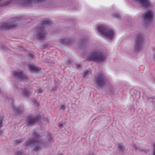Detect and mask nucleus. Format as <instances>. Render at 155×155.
I'll return each instance as SVG.
<instances>
[{"mask_svg":"<svg viewBox=\"0 0 155 155\" xmlns=\"http://www.w3.org/2000/svg\"><path fill=\"white\" fill-rule=\"evenodd\" d=\"M107 54L100 50L96 51L89 55L88 58L97 62L104 61L106 58Z\"/></svg>","mask_w":155,"mask_h":155,"instance_id":"f257e3e1","label":"nucleus"},{"mask_svg":"<svg viewBox=\"0 0 155 155\" xmlns=\"http://www.w3.org/2000/svg\"><path fill=\"white\" fill-rule=\"evenodd\" d=\"M97 30L99 32L109 40H111L114 38V32L111 29H107L104 25L98 26Z\"/></svg>","mask_w":155,"mask_h":155,"instance_id":"f03ea898","label":"nucleus"},{"mask_svg":"<svg viewBox=\"0 0 155 155\" xmlns=\"http://www.w3.org/2000/svg\"><path fill=\"white\" fill-rule=\"evenodd\" d=\"M40 145L41 143L38 139L37 138L36 140L29 139L26 142L25 145L26 148L28 149L35 146V150L37 151L40 149Z\"/></svg>","mask_w":155,"mask_h":155,"instance_id":"7ed1b4c3","label":"nucleus"},{"mask_svg":"<svg viewBox=\"0 0 155 155\" xmlns=\"http://www.w3.org/2000/svg\"><path fill=\"white\" fill-rule=\"evenodd\" d=\"M144 38L141 35H138L137 37L134 44V48L137 51H140L143 48Z\"/></svg>","mask_w":155,"mask_h":155,"instance_id":"20e7f679","label":"nucleus"},{"mask_svg":"<svg viewBox=\"0 0 155 155\" xmlns=\"http://www.w3.org/2000/svg\"><path fill=\"white\" fill-rule=\"evenodd\" d=\"M18 22L16 21H12L11 22H4L2 24L3 28L6 29H11L15 28L17 26Z\"/></svg>","mask_w":155,"mask_h":155,"instance_id":"39448f33","label":"nucleus"},{"mask_svg":"<svg viewBox=\"0 0 155 155\" xmlns=\"http://www.w3.org/2000/svg\"><path fill=\"white\" fill-rule=\"evenodd\" d=\"M13 75L21 80L24 81L27 78V77L23 73L22 71L19 70L15 71L13 72Z\"/></svg>","mask_w":155,"mask_h":155,"instance_id":"423d86ee","label":"nucleus"},{"mask_svg":"<svg viewBox=\"0 0 155 155\" xmlns=\"http://www.w3.org/2000/svg\"><path fill=\"white\" fill-rule=\"evenodd\" d=\"M36 36L37 38L43 40L45 38L46 36V34L44 32V29H41L37 31Z\"/></svg>","mask_w":155,"mask_h":155,"instance_id":"0eeeda50","label":"nucleus"},{"mask_svg":"<svg viewBox=\"0 0 155 155\" xmlns=\"http://www.w3.org/2000/svg\"><path fill=\"white\" fill-rule=\"evenodd\" d=\"M136 3H138L140 6L144 7H147L150 5L149 0H133Z\"/></svg>","mask_w":155,"mask_h":155,"instance_id":"6e6552de","label":"nucleus"},{"mask_svg":"<svg viewBox=\"0 0 155 155\" xmlns=\"http://www.w3.org/2000/svg\"><path fill=\"white\" fill-rule=\"evenodd\" d=\"M95 81L96 84L100 86H103L105 82V79L102 75H99L96 78Z\"/></svg>","mask_w":155,"mask_h":155,"instance_id":"1a4fd4ad","label":"nucleus"},{"mask_svg":"<svg viewBox=\"0 0 155 155\" xmlns=\"http://www.w3.org/2000/svg\"><path fill=\"white\" fill-rule=\"evenodd\" d=\"M39 118L37 117L31 116L28 118L27 121L30 125L37 122Z\"/></svg>","mask_w":155,"mask_h":155,"instance_id":"9d476101","label":"nucleus"},{"mask_svg":"<svg viewBox=\"0 0 155 155\" xmlns=\"http://www.w3.org/2000/svg\"><path fill=\"white\" fill-rule=\"evenodd\" d=\"M153 15V13L151 11H148L146 12L144 15L143 16L145 20H149L151 19Z\"/></svg>","mask_w":155,"mask_h":155,"instance_id":"9b49d317","label":"nucleus"},{"mask_svg":"<svg viewBox=\"0 0 155 155\" xmlns=\"http://www.w3.org/2000/svg\"><path fill=\"white\" fill-rule=\"evenodd\" d=\"M29 69L31 72L37 71L38 70V68L34 65L31 64L28 66Z\"/></svg>","mask_w":155,"mask_h":155,"instance_id":"f8f14e48","label":"nucleus"},{"mask_svg":"<svg viewBox=\"0 0 155 155\" xmlns=\"http://www.w3.org/2000/svg\"><path fill=\"white\" fill-rule=\"evenodd\" d=\"M13 108L15 113L18 114H20V112L21 110L18 107H14Z\"/></svg>","mask_w":155,"mask_h":155,"instance_id":"ddd939ff","label":"nucleus"},{"mask_svg":"<svg viewBox=\"0 0 155 155\" xmlns=\"http://www.w3.org/2000/svg\"><path fill=\"white\" fill-rule=\"evenodd\" d=\"M0 48L1 50L4 51H6L7 50H8L7 47L5 46L4 44H1L0 45Z\"/></svg>","mask_w":155,"mask_h":155,"instance_id":"4468645a","label":"nucleus"},{"mask_svg":"<svg viewBox=\"0 0 155 155\" xmlns=\"http://www.w3.org/2000/svg\"><path fill=\"white\" fill-rule=\"evenodd\" d=\"M8 3H5L4 2L3 0H0V6H4L7 5Z\"/></svg>","mask_w":155,"mask_h":155,"instance_id":"2eb2a0df","label":"nucleus"},{"mask_svg":"<svg viewBox=\"0 0 155 155\" xmlns=\"http://www.w3.org/2000/svg\"><path fill=\"white\" fill-rule=\"evenodd\" d=\"M22 91V94L25 96H27L28 95V92L26 90H21Z\"/></svg>","mask_w":155,"mask_h":155,"instance_id":"dca6fc26","label":"nucleus"},{"mask_svg":"<svg viewBox=\"0 0 155 155\" xmlns=\"http://www.w3.org/2000/svg\"><path fill=\"white\" fill-rule=\"evenodd\" d=\"M91 72L90 70L88 71H86L84 73V76L85 77L87 75H88V74H91Z\"/></svg>","mask_w":155,"mask_h":155,"instance_id":"f3484780","label":"nucleus"},{"mask_svg":"<svg viewBox=\"0 0 155 155\" xmlns=\"http://www.w3.org/2000/svg\"><path fill=\"white\" fill-rule=\"evenodd\" d=\"M120 150V151H122L124 149V147L122 145V144L120 143L119 144V145L118 146Z\"/></svg>","mask_w":155,"mask_h":155,"instance_id":"a211bd4d","label":"nucleus"},{"mask_svg":"<svg viewBox=\"0 0 155 155\" xmlns=\"http://www.w3.org/2000/svg\"><path fill=\"white\" fill-rule=\"evenodd\" d=\"M113 16L116 18H118L119 17V15L118 14H114L113 15Z\"/></svg>","mask_w":155,"mask_h":155,"instance_id":"6ab92c4d","label":"nucleus"},{"mask_svg":"<svg viewBox=\"0 0 155 155\" xmlns=\"http://www.w3.org/2000/svg\"><path fill=\"white\" fill-rule=\"evenodd\" d=\"M2 121L1 120H0V128L2 127Z\"/></svg>","mask_w":155,"mask_h":155,"instance_id":"aec40b11","label":"nucleus"},{"mask_svg":"<svg viewBox=\"0 0 155 155\" xmlns=\"http://www.w3.org/2000/svg\"><path fill=\"white\" fill-rule=\"evenodd\" d=\"M61 109L62 110H64L65 109V107L63 105L61 106Z\"/></svg>","mask_w":155,"mask_h":155,"instance_id":"412c9836","label":"nucleus"},{"mask_svg":"<svg viewBox=\"0 0 155 155\" xmlns=\"http://www.w3.org/2000/svg\"><path fill=\"white\" fill-rule=\"evenodd\" d=\"M154 151L153 152V155H155V144H154Z\"/></svg>","mask_w":155,"mask_h":155,"instance_id":"4be33fe9","label":"nucleus"},{"mask_svg":"<svg viewBox=\"0 0 155 155\" xmlns=\"http://www.w3.org/2000/svg\"><path fill=\"white\" fill-rule=\"evenodd\" d=\"M22 141H23L22 140H18L17 142H18V143H17V144H18L19 143L21 142Z\"/></svg>","mask_w":155,"mask_h":155,"instance_id":"5701e85b","label":"nucleus"},{"mask_svg":"<svg viewBox=\"0 0 155 155\" xmlns=\"http://www.w3.org/2000/svg\"><path fill=\"white\" fill-rule=\"evenodd\" d=\"M80 66V65H77V68H79Z\"/></svg>","mask_w":155,"mask_h":155,"instance_id":"b1692460","label":"nucleus"},{"mask_svg":"<svg viewBox=\"0 0 155 155\" xmlns=\"http://www.w3.org/2000/svg\"><path fill=\"white\" fill-rule=\"evenodd\" d=\"M60 127H61L62 126V124H60Z\"/></svg>","mask_w":155,"mask_h":155,"instance_id":"393cba45","label":"nucleus"},{"mask_svg":"<svg viewBox=\"0 0 155 155\" xmlns=\"http://www.w3.org/2000/svg\"><path fill=\"white\" fill-rule=\"evenodd\" d=\"M44 25V23H43L42 25V26H43Z\"/></svg>","mask_w":155,"mask_h":155,"instance_id":"a878e982","label":"nucleus"},{"mask_svg":"<svg viewBox=\"0 0 155 155\" xmlns=\"http://www.w3.org/2000/svg\"><path fill=\"white\" fill-rule=\"evenodd\" d=\"M45 24H48V23H45Z\"/></svg>","mask_w":155,"mask_h":155,"instance_id":"bb28decb","label":"nucleus"},{"mask_svg":"<svg viewBox=\"0 0 155 155\" xmlns=\"http://www.w3.org/2000/svg\"><path fill=\"white\" fill-rule=\"evenodd\" d=\"M18 155H20V154H19V153H18Z\"/></svg>","mask_w":155,"mask_h":155,"instance_id":"cd10ccee","label":"nucleus"},{"mask_svg":"<svg viewBox=\"0 0 155 155\" xmlns=\"http://www.w3.org/2000/svg\"><path fill=\"white\" fill-rule=\"evenodd\" d=\"M41 93V92H38V93Z\"/></svg>","mask_w":155,"mask_h":155,"instance_id":"c85d7f7f","label":"nucleus"},{"mask_svg":"<svg viewBox=\"0 0 155 155\" xmlns=\"http://www.w3.org/2000/svg\"><path fill=\"white\" fill-rule=\"evenodd\" d=\"M36 137H37V138H38V137L36 136Z\"/></svg>","mask_w":155,"mask_h":155,"instance_id":"c756f323","label":"nucleus"}]
</instances>
